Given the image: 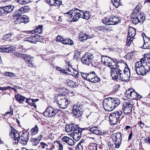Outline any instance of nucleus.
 <instances>
[{
  "mask_svg": "<svg viewBox=\"0 0 150 150\" xmlns=\"http://www.w3.org/2000/svg\"><path fill=\"white\" fill-rule=\"evenodd\" d=\"M46 2L51 6H59L62 1L57 0H46Z\"/></svg>",
  "mask_w": 150,
  "mask_h": 150,
  "instance_id": "obj_17",
  "label": "nucleus"
},
{
  "mask_svg": "<svg viewBox=\"0 0 150 150\" xmlns=\"http://www.w3.org/2000/svg\"><path fill=\"white\" fill-rule=\"evenodd\" d=\"M133 52H132L128 53L126 55L127 58L129 59V60L132 58L133 57Z\"/></svg>",
  "mask_w": 150,
  "mask_h": 150,
  "instance_id": "obj_50",
  "label": "nucleus"
},
{
  "mask_svg": "<svg viewBox=\"0 0 150 150\" xmlns=\"http://www.w3.org/2000/svg\"><path fill=\"white\" fill-rule=\"evenodd\" d=\"M76 9H77V8H74L72 9L71 10L69 11V12L64 13V16L69 21V19H70V18H72V15H71V14L72 11L73 10H75Z\"/></svg>",
  "mask_w": 150,
  "mask_h": 150,
  "instance_id": "obj_29",
  "label": "nucleus"
},
{
  "mask_svg": "<svg viewBox=\"0 0 150 150\" xmlns=\"http://www.w3.org/2000/svg\"><path fill=\"white\" fill-rule=\"evenodd\" d=\"M120 87V86L119 85H117V86H115L114 87L112 90V92L113 93H114L116 92L117 91H118V88Z\"/></svg>",
  "mask_w": 150,
  "mask_h": 150,
  "instance_id": "obj_60",
  "label": "nucleus"
},
{
  "mask_svg": "<svg viewBox=\"0 0 150 150\" xmlns=\"http://www.w3.org/2000/svg\"><path fill=\"white\" fill-rule=\"evenodd\" d=\"M120 1H112V4L116 8H118V6L121 4L120 2Z\"/></svg>",
  "mask_w": 150,
  "mask_h": 150,
  "instance_id": "obj_53",
  "label": "nucleus"
},
{
  "mask_svg": "<svg viewBox=\"0 0 150 150\" xmlns=\"http://www.w3.org/2000/svg\"><path fill=\"white\" fill-rule=\"evenodd\" d=\"M87 80L93 83H96L99 81L100 79L96 76L94 71H91L88 74Z\"/></svg>",
  "mask_w": 150,
  "mask_h": 150,
  "instance_id": "obj_13",
  "label": "nucleus"
},
{
  "mask_svg": "<svg viewBox=\"0 0 150 150\" xmlns=\"http://www.w3.org/2000/svg\"><path fill=\"white\" fill-rule=\"evenodd\" d=\"M65 41L67 43L66 44V45H74V43L73 41L70 39H66Z\"/></svg>",
  "mask_w": 150,
  "mask_h": 150,
  "instance_id": "obj_54",
  "label": "nucleus"
},
{
  "mask_svg": "<svg viewBox=\"0 0 150 150\" xmlns=\"http://www.w3.org/2000/svg\"><path fill=\"white\" fill-rule=\"evenodd\" d=\"M145 142L146 143L150 144V137L146 138L145 139Z\"/></svg>",
  "mask_w": 150,
  "mask_h": 150,
  "instance_id": "obj_62",
  "label": "nucleus"
},
{
  "mask_svg": "<svg viewBox=\"0 0 150 150\" xmlns=\"http://www.w3.org/2000/svg\"><path fill=\"white\" fill-rule=\"evenodd\" d=\"M31 142L33 146H36L39 143L40 141L38 138H32L30 139Z\"/></svg>",
  "mask_w": 150,
  "mask_h": 150,
  "instance_id": "obj_39",
  "label": "nucleus"
},
{
  "mask_svg": "<svg viewBox=\"0 0 150 150\" xmlns=\"http://www.w3.org/2000/svg\"><path fill=\"white\" fill-rule=\"evenodd\" d=\"M145 67V66H144L140 68L139 70L138 69H135L137 73L139 75L142 76L144 75L147 72H148Z\"/></svg>",
  "mask_w": 150,
  "mask_h": 150,
  "instance_id": "obj_25",
  "label": "nucleus"
},
{
  "mask_svg": "<svg viewBox=\"0 0 150 150\" xmlns=\"http://www.w3.org/2000/svg\"><path fill=\"white\" fill-rule=\"evenodd\" d=\"M120 103V100L117 98L109 97L103 100L102 104L105 110L111 111L117 106Z\"/></svg>",
  "mask_w": 150,
  "mask_h": 150,
  "instance_id": "obj_2",
  "label": "nucleus"
},
{
  "mask_svg": "<svg viewBox=\"0 0 150 150\" xmlns=\"http://www.w3.org/2000/svg\"><path fill=\"white\" fill-rule=\"evenodd\" d=\"M101 59V61L103 62V64L106 66L108 65V63L110 62L111 61V59L106 56H102Z\"/></svg>",
  "mask_w": 150,
  "mask_h": 150,
  "instance_id": "obj_27",
  "label": "nucleus"
},
{
  "mask_svg": "<svg viewBox=\"0 0 150 150\" xmlns=\"http://www.w3.org/2000/svg\"><path fill=\"white\" fill-rule=\"evenodd\" d=\"M82 107L79 103L73 105L72 113L77 118H80L83 112V110Z\"/></svg>",
  "mask_w": 150,
  "mask_h": 150,
  "instance_id": "obj_7",
  "label": "nucleus"
},
{
  "mask_svg": "<svg viewBox=\"0 0 150 150\" xmlns=\"http://www.w3.org/2000/svg\"><path fill=\"white\" fill-rule=\"evenodd\" d=\"M145 64V61L144 59H140V61L137 62L135 64V69L139 70L140 68L144 66Z\"/></svg>",
  "mask_w": 150,
  "mask_h": 150,
  "instance_id": "obj_23",
  "label": "nucleus"
},
{
  "mask_svg": "<svg viewBox=\"0 0 150 150\" xmlns=\"http://www.w3.org/2000/svg\"><path fill=\"white\" fill-rule=\"evenodd\" d=\"M136 34L135 29L132 27L129 28L128 32L127 44L128 46H129L133 40V38Z\"/></svg>",
  "mask_w": 150,
  "mask_h": 150,
  "instance_id": "obj_12",
  "label": "nucleus"
},
{
  "mask_svg": "<svg viewBox=\"0 0 150 150\" xmlns=\"http://www.w3.org/2000/svg\"><path fill=\"white\" fill-rule=\"evenodd\" d=\"M125 96L127 98L135 99L137 98V93L133 89H129L125 93Z\"/></svg>",
  "mask_w": 150,
  "mask_h": 150,
  "instance_id": "obj_16",
  "label": "nucleus"
},
{
  "mask_svg": "<svg viewBox=\"0 0 150 150\" xmlns=\"http://www.w3.org/2000/svg\"><path fill=\"white\" fill-rule=\"evenodd\" d=\"M31 99H29L28 98H26V103H27L29 104L30 105H31V103L33 102H32Z\"/></svg>",
  "mask_w": 150,
  "mask_h": 150,
  "instance_id": "obj_63",
  "label": "nucleus"
},
{
  "mask_svg": "<svg viewBox=\"0 0 150 150\" xmlns=\"http://www.w3.org/2000/svg\"><path fill=\"white\" fill-rule=\"evenodd\" d=\"M12 88V89H13V88H12L10 86L7 87H0V90H2L3 91H4L5 90H6L8 88Z\"/></svg>",
  "mask_w": 150,
  "mask_h": 150,
  "instance_id": "obj_59",
  "label": "nucleus"
},
{
  "mask_svg": "<svg viewBox=\"0 0 150 150\" xmlns=\"http://www.w3.org/2000/svg\"><path fill=\"white\" fill-rule=\"evenodd\" d=\"M11 34H7L4 35L3 37V39L4 40H6L8 39L9 38L11 37Z\"/></svg>",
  "mask_w": 150,
  "mask_h": 150,
  "instance_id": "obj_55",
  "label": "nucleus"
},
{
  "mask_svg": "<svg viewBox=\"0 0 150 150\" xmlns=\"http://www.w3.org/2000/svg\"><path fill=\"white\" fill-rule=\"evenodd\" d=\"M28 58L27 61H26L25 62H26L29 65L30 64L32 65H33L32 64V62L33 60V57H30V56Z\"/></svg>",
  "mask_w": 150,
  "mask_h": 150,
  "instance_id": "obj_44",
  "label": "nucleus"
},
{
  "mask_svg": "<svg viewBox=\"0 0 150 150\" xmlns=\"http://www.w3.org/2000/svg\"><path fill=\"white\" fill-rule=\"evenodd\" d=\"M108 66L110 67V68L111 69L110 73H111V72L113 71L115 69L117 68H119V66H118L117 65H116L115 64L114 65H113L110 62H109L108 63V65H107Z\"/></svg>",
  "mask_w": 150,
  "mask_h": 150,
  "instance_id": "obj_34",
  "label": "nucleus"
},
{
  "mask_svg": "<svg viewBox=\"0 0 150 150\" xmlns=\"http://www.w3.org/2000/svg\"><path fill=\"white\" fill-rule=\"evenodd\" d=\"M62 142L64 144L66 143L70 146H73L74 144V140L71 138L66 136L63 137L62 139Z\"/></svg>",
  "mask_w": 150,
  "mask_h": 150,
  "instance_id": "obj_18",
  "label": "nucleus"
},
{
  "mask_svg": "<svg viewBox=\"0 0 150 150\" xmlns=\"http://www.w3.org/2000/svg\"><path fill=\"white\" fill-rule=\"evenodd\" d=\"M40 144L43 149H46L49 150V149L48 148V145L44 143L43 142H41L40 143Z\"/></svg>",
  "mask_w": 150,
  "mask_h": 150,
  "instance_id": "obj_49",
  "label": "nucleus"
},
{
  "mask_svg": "<svg viewBox=\"0 0 150 150\" xmlns=\"http://www.w3.org/2000/svg\"><path fill=\"white\" fill-rule=\"evenodd\" d=\"M5 14H6L12 12L14 8V6L13 5H7L2 7Z\"/></svg>",
  "mask_w": 150,
  "mask_h": 150,
  "instance_id": "obj_22",
  "label": "nucleus"
},
{
  "mask_svg": "<svg viewBox=\"0 0 150 150\" xmlns=\"http://www.w3.org/2000/svg\"><path fill=\"white\" fill-rule=\"evenodd\" d=\"M132 103V101L129 100H126L123 103V111L125 114L127 115L131 112L133 108Z\"/></svg>",
  "mask_w": 150,
  "mask_h": 150,
  "instance_id": "obj_11",
  "label": "nucleus"
},
{
  "mask_svg": "<svg viewBox=\"0 0 150 150\" xmlns=\"http://www.w3.org/2000/svg\"><path fill=\"white\" fill-rule=\"evenodd\" d=\"M122 114L121 110H119L110 114L109 119L112 125H115L119 120L120 117Z\"/></svg>",
  "mask_w": 150,
  "mask_h": 150,
  "instance_id": "obj_6",
  "label": "nucleus"
},
{
  "mask_svg": "<svg viewBox=\"0 0 150 150\" xmlns=\"http://www.w3.org/2000/svg\"><path fill=\"white\" fill-rule=\"evenodd\" d=\"M67 84L68 86H69L70 87L74 88H75L77 85V84L76 82L71 80L67 82Z\"/></svg>",
  "mask_w": 150,
  "mask_h": 150,
  "instance_id": "obj_37",
  "label": "nucleus"
},
{
  "mask_svg": "<svg viewBox=\"0 0 150 150\" xmlns=\"http://www.w3.org/2000/svg\"><path fill=\"white\" fill-rule=\"evenodd\" d=\"M43 30V27L42 25H39L35 30L31 31V33H33V32L35 33H37L40 34L41 33Z\"/></svg>",
  "mask_w": 150,
  "mask_h": 150,
  "instance_id": "obj_30",
  "label": "nucleus"
},
{
  "mask_svg": "<svg viewBox=\"0 0 150 150\" xmlns=\"http://www.w3.org/2000/svg\"><path fill=\"white\" fill-rule=\"evenodd\" d=\"M11 132L10 134V136L12 137L14 141L13 142V144H16L18 143L19 140L20 139L19 134L16 132V131L11 126Z\"/></svg>",
  "mask_w": 150,
  "mask_h": 150,
  "instance_id": "obj_14",
  "label": "nucleus"
},
{
  "mask_svg": "<svg viewBox=\"0 0 150 150\" xmlns=\"http://www.w3.org/2000/svg\"><path fill=\"white\" fill-rule=\"evenodd\" d=\"M79 11H82L77 8V9L72 11L71 14L72 18L69 19V21L71 22L76 21L80 18H81V14Z\"/></svg>",
  "mask_w": 150,
  "mask_h": 150,
  "instance_id": "obj_15",
  "label": "nucleus"
},
{
  "mask_svg": "<svg viewBox=\"0 0 150 150\" xmlns=\"http://www.w3.org/2000/svg\"><path fill=\"white\" fill-rule=\"evenodd\" d=\"M130 75V70L128 68L126 67L123 69H122L119 67L115 69L111 73V76L113 80H116L119 77L120 80L125 82L129 81Z\"/></svg>",
  "mask_w": 150,
  "mask_h": 150,
  "instance_id": "obj_1",
  "label": "nucleus"
},
{
  "mask_svg": "<svg viewBox=\"0 0 150 150\" xmlns=\"http://www.w3.org/2000/svg\"><path fill=\"white\" fill-rule=\"evenodd\" d=\"M82 40H86L88 38H91V37L89 36L88 35L85 33L84 34V36H83L81 37Z\"/></svg>",
  "mask_w": 150,
  "mask_h": 150,
  "instance_id": "obj_52",
  "label": "nucleus"
},
{
  "mask_svg": "<svg viewBox=\"0 0 150 150\" xmlns=\"http://www.w3.org/2000/svg\"><path fill=\"white\" fill-rule=\"evenodd\" d=\"M80 54V52L78 51H76L74 53V59H77L79 58Z\"/></svg>",
  "mask_w": 150,
  "mask_h": 150,
  "instance_id": "obj_46",
  "label": "nucleus"
},
{
  "mask_svg": "<svg viewBox=\"0 0 150 150\" xmlns=\"http://www.w3.org/2000/svg\"><path fill=\"white\" fill-rule=\"evenodd\" d=\"M57 91L58 92H60L62 94L59 93L56 95H61L62 97H65V96L67 94L68 91L66 88H60L57 90Z\"/></svg>",
  "mask_w": 150,
  "mask_h": 150,
  "instance_id": "obj_24",
  "label": "nucleus"
},
{
  "mask_svg": "<svg viewBox=\"0 0 150 150\" xmlns=\"http://www.w3.org/2000/svg\"><path fill=\"white\" fill-rule=\"evenodd\" d=\"M25 137H23V138L21 139V141L20 142L21 144L25 145L27 144V142L29 138V137L28 135L25 136Z\"/></svg>",
  "mask_w": 150,
  "mask_h": 150,
  "instance_id": "obj_38",
  "label": "nucleus"
},
{
  "mask_svg": "<svg viewBox=\"0 0 150 150\" xmlns=\"http://www.w3.org/2000/svg\"><path fill=\"white\" fill-rule=\"evenodd\" d=\"M97 127H93L92 128H89V130L91 132H93H93H95V131L96 130H97Z\"/></svg>",
  "mask_w": 150,
  "mask_h": 150,
  "instance_id": "obj_64",
  "label": "nucleus"
},
{
  "mask_svg": "<svg viewBox=\"0 0 150 150\" xmlns=\"http://www.w3.org/2000/svg\"><path fill=\"white\" fill-rule=\"evenodd\" d=\"M144 36L143 37V40L144 41V43H146V42H147L149 41V39H150V38L147 37L144 34Z\"/></svg>",
  "mask_w": 150,
  "mask_h": 150,
  "instance_id": "obj_56",
  "label": "nucleus"
},
{
  "mask_svg": "<svg viewBox=\"0 0 150 150\" xmlns=\"http://www.w3.org/2000/svg\"><path fill=\"white\" fill-rule=\"evenodd\" d=\"M15 97L16 100L20 103H23V102L26 99V98L25 97L21 96L19 94L15 96Z\"/></svg>",
  "mask_w": 150,
  "mask_h": 150,
  "instance_id": "obj_26",
  "label": "nucleus"
},
{
  "mask_svg": "<svg viewBox=\"0 0 150 150\" xmlns=\"http://www.w3.org/2000/svg\"><path fill=\"white\" fill-rule=\"evenodd\" d=\"M110 138L111 140L108 143L110 148H119L120 145L122 140V135L120 133L118 132L113 134L111 136Z\"/></svg>",
  "mask_w": 150,
  "mask_h": 150,
  "instance_id": "obj_3",
  "label": "nucleus"
},
{
  "mask_svg": "<svg viewBox=\"0 0 150 150\" xmlns=\"http://www.w3.org/2000/svg\"><path fill=\"white\" fill-rule=\"evenodd\" d=\"M26 40L31 43H35L36 40L35 38V35H31L26 38Z\"/></svg>",
  "mask_w": 150,
  "mask_h": 150,
  "instance_id": "obj_32",
  "label": "nucleus"
},
{
  "mask_svg": "<svg viewBox=\"0 0 150 150\" xmlns=\"http://www.w3.org/2000/svg\"><path fill=\"white\" fill-rule=\"evenodd\" d=\"M131 20L135 24H137L139 22H143L145 19V16L143 13L137 11L132 13L131 15Z\"/></svg>",
  "mask_w": 150,
  "mask_h": 150,
  "instance_id": "obj_4",
  "label": "nucleus"
},
{
  "mask_svg": "<svg viewBox=\"0 0 150 150\" xmlns=\"http://www.w3.org/2000/svg\"><path fill=\"white\" fill-rule=\"evenodd\" d=\"M30 56L26 54H24L23 55V56H22L23 58L24 59V60L25 61V62H26V61H27L28 59V57Z\"/></svg>",
  "mask_w": 150,
  "mask_h": 150,
  "instance_id": "obj_58",
  "label": "nucleus"
},
{
  "mask_svg": "<svg viewBox=\"0 0 150 150\" xmlns=\"http://www.w3.org/2000/svg\"><path fill=\"white\" fill-rule=\"evenodd\" d=\"M81 75L83 78L87 80L88 74L86 73H81Z\"/></svg>",
  "mask_w": 150,
  "mask_h": 150,
  "instance_id": "obj_61",
  "label": "nucleus"
},
{
  "mask_svg": "<svg viewBox=\"0 0 150 150\" xmlns=\"http://www.w3.org/2000/svg\"><path fill=\"white\" fill-rule=\"evenodd\" d=\"M111 25H115L120 23L121 21L120 17H117L113 16H111Z\"/></svg>",
  "mask_w": 150,
  "mask_h": 150,
  "instance_id": "obj_21",
  "label": "nucleus"
},
{
  "mask_svg": "<svg viewBox=\"0 0 150 150\" xmlns=\"http://www.w3.org/2000/svg\"><path fill=\"white\" fill-rule=\"evenodd\" d=\"M59 111V110L51 106L47 107L44 112V115L46 117H52L54 116Z\"/></svg>",
  "mask_w": 150,
  "mask_h": 150,
  "instance_id": "obj_10",
  "label": "nucleus"
},
{
  "mask_svg": "<svg viewBox=\"0 0 150 150\" xmlns=\"http://www.w3.org/2000/svg\"><path fill=\"white\" fill-rule=\"evenodd\" d=\"M76 128H74V133H76L79 132H82L83 130H85V129H87V128H85L83 129H82L79 127L77 125V127H76Z\"/></svg>",
  "mask_w": 150,
  "mask_h": 150,
  "instance_id": "obj_40",
  "label": "nucleus"
},
{
  "mask_svg": "<svg viewBox=\"0 0 150 150\" xmlns=\"http://www.w3.org/2000/svg\"><path fill=\"white\" fill-rule=\"evenodd\" d=\"M4 75L10 77H16V74L15 73L9 72H5L4 73Z\"/></svg>",
  "mask_w": 150,
  "mask_h": 150,
  "instance_id": "obj_41",
  "label": "nucleus"
},
{
  "mask_svg": "<svg viewBox=\"0 0 150 150\" xmlns=\"http://www.w3.org/2000/svg\"><path fill=\"white\" fill-rule=\"evenodd\" d=\"M35 38L36 40V42H40L41 41L42 39V36H40L37 34L35 35Z\"/></svg>",
  "mask_w": 150,
  "mask_h": 150,
  "instance_id": "obj_48",
  "label": "nucleus"
},
{
  "mask_svg": "<svg viewBox=\"0 0 150 150\" xmlns=\"http://www.w3.org/2000/svg\"><path fill=\"white\" fill-rule=\"evenodd\" d=\"M55 100L56 102L61 108L64 109L66 108L69 103L68 102V100L63 98L61 95H55Z\"/></svg>",
  "mask_w": 150,
  "mask_h": 150,
  "instance_id": "obj_5",
  "label": "nucleus"
},
{
  "mask_svg": "<svg viewBox=\"0 0 150 150\" xmlns=\"http://www.w3.org/2000/svg\"><path fill=\"white\" fill-rule=\"evenodd\" d=\"M13 19V22L16 24H20L21 23H27L29 21V19L26 15L18 14L15 15Z\"/></svg>",
  "mask_w": 150,
  "mask_h": 150,
  "instance_id": "obj_9",
  "label": "nucleus"
},
{
  "mask_svg": "<svg viewBox=\"0 0 150 150\" xmlns=\"http://www.w3.org/2000/svg\"><path fill=\"white\" fill-rule=\"evenodd\" d=\"M16 1L21 4H25L29 3L28 0H16Z\"/></svg>",
  "mask_w": 150,
  "mask_h": 150,
  "instance_id": "obj_45",
  "label": "nucleus"
},
{
  "mask_svg": "<svg viewBox=\"0 0 150 150\" xmlns=\"http://www.w3.org/2000/svg\"><path fill=\"white\" fill-rule=\"evenodd\" d=\"M102 22L105 25H111V16L109 18H105L103 19Z\"/></svg>",
  "mask_w": 150,
  "mask_h": 150,
  "instance_id": "obj_31",
  "label": "nucleus"
},
{
  "mask_svg": "<svg viewBox=\"0 0 150 150\" xmlns=\"http://www.w3.org/2000/svg\"><path fill=\"white\" fill-rule=\"evenodd\" d=\"M94 56L92 54L86 53L81 58V62L84 64L89 65L93 61Z\"/></svg>",
  "mask_w": 150,
  "mask_h": 150,
  "instance_id": "obj_8",
  "label": "nucleus"
},
{
  "mask_svg": "<svg viewBox=\"0 0 150 150\" xmlns=\"http://www.w3.org/2000/svg\"><path fill=\"white\" fill-rule=\"evenodd\" d=\"M29 9L28 6H24L21 8L19 10L16 11L14 13V15H17L18 14H21L28 11Z\"/></svg>",
  "mask_w": 150,
  "mask_h": 150,
  "instance_id": "obj_20",
  "label": "nucleus"
},
{
  "mask_svg": "<svg viewBox=\"0 0 150 150\" xmlns=\"http://www.w3.org/2000/svg\"><path fill=\"white\" fill-rule=\"evenodd\" d=\"M83 13L81 15V17L83 18L86 20H88L90 17L91 15L89 13V12L88 11H82Z\"/></svg>",
  "mask_w": 150,
  "mask_h": 150,
  "instance_id": "obj_28",
  "label": "nucleus"
},
{
  "mask_svg": "<svg viewBox=\"0 0 150 150\" xmlns=\"http://www.w3.org/2000/svg\"><path fill=\"white\" fill-rule=\"evenodd\" d=\"M39 131L37 125L33 128L30 130L31 134L33 135L37 134Z\"/></svg>",
  "mask_w": 150,
  "mask_h": 150,
  "instance_id": "obj_33",
  "label": "nucleus"
},
{
  "mask_svg": "<svg viewBox=\"0 0 150 150\" xmlns=\"http://www.w3.org/2000/svg\"><path fill=\"white\" fill-rule=\"evenodd\" d=\"M98 145L97 144L94 143L89 146L88 150H97Z\"/></svg>",
  "mask_w": 150,
  "mask_h": 150,
  "instance_id": "obj_35",
  "label": "nucleus"
},
{
  "mask_svg": "<svg viewBox=\"0 0 150 150\" xmlns=\"http://www.w3.org/2000/svg\"><path fill=\"white\" fill-rule=\"evenodd\" d=\"M84 144H78L76 147V150H83V146Z\"/></svg>",
  "mask_w": 150,
  "mask_h": 150,
  "instance_id": "obj_47",
  "label": "nucleus"
},
{
  "mask_svg": "<svg viewBox=\"0 0 150 150\" xmlns=\"http://www.w3.org/2000/svg\"><path fill=\"white\" fill-rule=\"evenodd\" d=\"M93 133L96 135H101L102 134V133L100 132L97 127V130H96Z\"/></svg>",
  "mask_w": 150,
  "mask_h": 150,
  "instance_id": "obj_57",
  "label": "nucleus"
},
{
  "mask_svg": "<svg viewBox=\"0 0 150 150\" xmlns=\"http://www.w3.org/2000/svg\"><path fill=\"white\" fill-rule=\"evenodd\" d=\"M82 132H79L74 134L73 138L76 141H78L81 138Z\"/></svg>",
  "mask_w": 150,
  "mask_h": 150,
  "instance_id": "obj_36",
  "label": "nucleus"
},
{
  "mask_svg": "<svg viewBox=\"0 0 150 150\" xmlns=\"http://www.w3.org/2000/svg\"><path fill=\"white\" fill-rule=\"evenodd\" d=\"M71 127V124L66 125L65 127L66 131L67 132H69L72 131Z\"/></svg>",
  "mask_w": 150,
  "mask_h": 150,
  "instance_id": "obj_51",
  "label": "nucleus"
},
{
  "mask_svg": "<svg viewBox=\"0 0 150 150\" xmlns=\"http://www.w3.org/2000/svg\"><path fill=\"white\" fill-rule=\"evenodd\" d=\"M97 28L99 30L103 32H104L106 31H108L110 30V28H107L106 27H104V26H98Z\"/></svg>",
  "mask_w": 150,
  "mask_h": 150,
  "instance_id": "obj_42",
  "label": "nucleus"
},
{
  "mask_svg": "<svg viewBox=\"0 0 150 150\" xmlns=\"http://www.w3.org/2000/svg\"><path fill=\"white\" fill-rule=\"evenodd\" d=\"M4 46L0 48V52H11L15 50V47L11 46V47H7Z\"/></svg>",
  "mask_w": 150,
  "mask_h": 150,
  "instance_id": "obj_19",
  "label": "nucleus"
},
{
  "mask_svg": "<svg viewBox=\"0 0 150 150\" xmlns=\"http://www.w3.org/2000/svg\"><path fill=\"white\" fill-rule=\"evenodd\" d=\"M149 62H146L145 61V67L147 70V71L148 72L150 70V58H149V59L148 60Z\"/></svg>",
  "mask_w": 150,
  "mask_h": 150,
  "instance_id": "obj_43",
  "label": "nucleus"
}]
</instances>
